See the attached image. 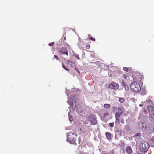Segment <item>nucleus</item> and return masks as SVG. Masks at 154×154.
I'll return each instance as SVG.
<instances>
[{"mask_svg":"<svg viewBox=\"0 0 154 154\" xmlns=\"http://www.w3.org/2000/svg\"><path fill=\"white\" fill-rule=\"evenodd\" d=\"M90 37H92L91 35H90V34H88V37L89 38V39L90 38Z\"/></svg>","mask_w":154,"mask_h":154,"instance_id":"nucleus-31","label":"nucleus"},{"mask_svg":"<svg viewBox=\"0 0 154 154\" xmlns=\"http://www.w3.org/2000/svg\"><path fill=\"white\" fill-rule=\"evenodd\" d=\"M66 64L68 67H72V63L70 60L67 61Z\"/></svg>","mask_w":154,"mask_h":154,"instance_id":"nucleus-10","label":"nucleus"},{"mask_svg":"<svg viewBox=\"0 0 154 154\" xmlns=\"http://www.w3.org/2000/svg\"><path fill=\"white\" fill-rule=\"evenodd\" d=\"M80 130H82V129L81 128H80Z\"/></svg>","mask_w":154,"mask_h":154,"instance_id":"nucleus-33","label":"nucleus"},{"mask_svg":"<svg viewBox=\"0 0 154 154\" xmlns=\"http://www.w3.org/2000/svg\"><path fill=\"white\" fill-rule=\"evenodd\" d=\"M149 145L145 141L141 142L140 144V150L142 152H146L149 148Z\"/></svg>","mask_w":154,"mask_h":154,"instance_id":"nucleus-2","label":"nucleus"},{"mask_svg":"<svg viewBox=\"0 0 154 154\" xmlns=\"http://www.w3.org/2000/svg\"><path fill=\"white\" fill-rule=\"evenodd\" d=\"M88 120L90 122L91 125H95L97 122L95 116L92 114L89 116Z\"/></svg>","mask_w":154,"mask_h":154,"instance_id":"nucleus-7","label":"nucleus"},{"mask_svg":"<svg viewBox=\"0 0 154 154\" xmlns=\"http://www.w3.org/2000/svg\"><path fill=\"white\" fill-rule=\"evenodd\" d=\"M109 87L111 89H113L116 90L119 88V86L118 83L113 82L112 83L109 84Z\"/></svg>","mask_w":154,"mask_h":154,"instance_id":"nucleus-8","label":"nucleus"},{"mask_svg":"<svg viewBox=\"0 0 154 154\" xmlns=\"http://www.w3.org/2000/svg\"><path fill=\"white\" fill-rule=\"evenodd\" d=\"M127 152L128 154H131L132 152V149L130 146H128L126 148Z\"/></svg>","mask_w":154,"mask_h":154,"instance_id":"nucleus-12","label":"nucleus"},{"mask_svg":"<svg viewBox=\"0 0 154 154\" xmlns=\"http://www.w3.org/2000/svg\"><path fill=\"white\" fill-rule=\"evenodd\" d=\"M75 69V70L76 71H77V72H78L79 73H80V72L79 71V70H78V69L77 68H74Z\"/></svg>","mask_w":154,"mask_h":154,"instance_id":"nucleus-29","label":"nucleus"},{"mask_svg":"<svg viewBox=\"0 0 154 154\" xmlns=\"http://www.w3.org/2000/svg\"><path fill=\"white\" fill-rule=\"evenodd\" d=\"M54 58H55L57 60H59V58L56 55H54Z\"/></svg>","mask_w":154,"mask_h":154,"instance_id":"nucleus-27","label":"nucleus"},{"mask_svg":"<svg viewBox=\"0 0 154 154\" xmlns=\"http://www.w3.org/2000/svg\"><path fill=\"white\" fill-rule=\"evenodd\" d=\"M123 69L124 70L126 71V72H128V68L126 67H124L123 68Z\"/></svg>","mask_w":154,"mask_h":154,"instance_id":"nucleus-20","label":"nucleus"},{"mask_svg":"<svg viewBox=\"0 0 154 154\" xmlns=\"http://www.w3.org/2000/svg\"><path fill=\"white\" fill-rule=\"evenodd\" d=\"M106 135L108 140H110L111 139V134L110 133L106 132Z\"/></svg>","mask_w":154,"mask_h":154,"instance_id":"nucleus-13","label":"nucleus"},{"mask_svg":"<svg viewBox=\"0 0 154 154\" xmlns=\"http://www.w3.org/2000/svg\"><path fill=\"white\" fill-rule=\"evenodd\" d=\"M64 39L65 40H66V37H64Z\"/></svg>","mask_w":154,"mask_h":154,"instance_id":"nucleus-32","label":"nucleus"},{"mask_svg":"<svg viewBox=\"0 0 154 154\" xmlns=\"http://www.w3.org/2000/svg\"><path fill=\"white\" fill-rule=\"evenodd\" d=\"M119 101L121 103H123L125 101V99L122 97H119Z\"/></svg>","mask_w":154,"mask_h":154,"instance_id":"nucleus-16","label":"nucleus"},{"mask_svg":"<svg viewBox=\"0 0 154 154\" xmlns=\"http://www.w3.org/2000/svg\"><path fill=\"white\" fill-rule=\"evenodd\" d=\"M110 105L108 104H105L104 105V107L105 109H108L110 107Z\"/></svg>","mask_w":154,"mask_h":154,"instance_id":"nucleus-15","label":"nucleus"},{"mask_svg":"<svg viewBox=\"0 0 154 154\" xmlns=\"http://www.w3.org/2000/svg\"><path fill=\"white\" fill-rule=\"evenodd\" d=\"M109 125L111 127H113L114 126V124L113 123H110L109 124Z\"/></svg>","mask_w":154,"mask_h":154,"instance_id":"nucleus-23","label":"nucleus"},{"mask_svg":"<svg viewBox=\"0 0 154 154\" xmlns=\"http://www.w3.org/2000/svg\"><path fill=\"white\" fill-rule=\"evenodd\" d=\"M131 90L134 92H138L141 90V87L139 83L137 82H134L131 85Z\"/></svg>","mask_w":154,"mask_h":154,"instance_id":"nucleus-3","label":"nucleus"},{"mask_svg":"<svg viewBox=\"0 0 154 154\" xmlns=\"http://www.w3.org/2000/svg\"><path fill=\"white\" fill-rule=\"evenodd\" d=\"M148 109L150 117L154 120V106L150 105L148 107Z\"/></svg>","mask_w":154,"mask_h":154,"instance_id":"nucleus-6","label":"nucleus"},{"mask_svg":"<svg viewBox=\"0 0 154 154\" xmlns=\"http://www.w3.org/2000/svg\"><path fill=\"white\" fill-rule=\"evenodd\" d=\"M59 52H60L62 54H65L66 55H68V52L67 49L65 47H63L60 48L59 50Z\"/></svg>","mask_w":154,"mask_h":154,"instance_id":"nucleus-9","label":"nucleus"},{"mask_svg":"<svg viewBox=\"0 0 154 154\" xmlns=\"http://www.w3.org/2000/svg\"><path fill=\"white\" fill-rule=\"evenodd\" d=\"M67 140L72 144H79L80 143L79 138L77 140V135L75 134H73L72 132H70L67 134Z\"/></svg>","mask_w":154,"mask_h":154,"instance_id":"nucleus-1","label":"nucleus"},{"mask_svg":"<svg viewBox=\"0 0 154 154\" xmlns=\"http://www.w3.org/2000/svg\"><path fill=\"white\" fill-rule=\"evenodd\" d=\"M109 115V113L106 111H105L104 112L103 115L100 114V116H101L103 117V118H104L106 116H108Z\"/></svg>","mask_w":154,"mask_h":154,"instance_id":"nucleus-14","label":"nucleus"},{"mask_svg":"<svg viewBox=\"0 0 154 154\" xmlns=\"http://www.w3.org/2000/svg\"><path fill=\"white\" fill-rule=\"evenodd\" d=\"M69 120L70 121H72V116H69Z\"/></svg>","mask_w":154,"mask_h":154,"instance_id":"nucleus-26","label":"nucleus"},{"mask_svg":"<svg viewBox=\"0 0 154 154\" xmlns=\"http://www.w3.org/2000/svg\"><path fill=\"white\" fill-rule=\"evenodd\" d=\"M122 83L123 86H125V85H127L126 84L125 82L123 80H122Z\"/></svg>","mask_w":154,"mask_h":154,"instance_id":"nucleus-21","label":"nucleus"},{"mask_svg":"<svg viewBox=\"0 0 154 154\" xmlns=\"http://www.w3.org/2000/svg\"><path fill=\"white\" fill-rule=\"evenodd\" d=\"M113 112H116L115 115H121L123 113V110L122 109L116 106H114L112 107Z\"/></svg>","mask_w":154,"mask_h":154,"instance_id":"nucleus-4","label":"nucleus"},{"mask_svg":"<svg viewBox=\"0 0 154 154\" xmlns=\"http://www.w3.org/2000/svg\"><path fill=\"white\" fill-rule=\"evenodd\" d=\"M139 77H137V75L136 76V77H135L134 78V79L135 80L137 81H140L141 79L142 75L141 74L138 75Z\"/></svg>","mask_w":154,"mask_h":154,"instance_id":"nucleus-11","label":"nucleus"},{"mask_svg":"<svg viewBox=\"0 0 154 154\" xmlns=\"http://www.w3.org/2000/svg\"><path fill=\"white\" fill-rule=\"evenodd\" d=\"M124 116H126V114H124V115L123 114L121 115H115L116 122L119 123L120 122L121 123L123 124L124 123L123 117Z\"/></svg>","mask_w":154,"mask_h":154,"instance_id":"nucleus-5","label":"nucleus"},{"mask_svg":"<svg viewBox=\"0 0 154 154\" xmlns=\"http://www.w3.org/2000/svg\"><path fill=\"white\" fill-rule=\"evenodd\" d=\"M90 48V45H86V48L87 49H89Z\"/></svg>","mask_w":154,"mask_h":154,"instance_id":"nucleus-28","label":"nucleus"},{"mask_svg":"<svg viewBox=\"0 0 154 154\" xmlns=\"http://www.w3.org/2000/svg\"><path fill=\"white\" fill-rule=\"evenodd\" d=\"M62 67L65 69L66 70H67V71H69V69L67 68H66L65 66L63 64V63H62Z\"/></svg>","mask_w":154,"mask_h":154,"instance_id":"nucleus-19","label":"nucleus"},{"mask_svg":"<svg viewBox=\"0 0 154 154\" xmlns=\"http://www.w3.org/2000/svg\"><path fill=\"white\" fill-rule=\"evenodd\" d=\"M54 42H52L51 43H49L48 45H49L50 46H53V45H54Z\"/></svg>","mask_w":154,"mask_h":154,"instance_id":"nucleus-24","label":"nucleus"},{"mask_svg":"<svg viewBox=\"0 0 154 154\" xmlns=\"http://www.w3.org/2000/svg\"><path fill=\"white\" fill-rule=\"evenodd\" d=\"M89 40H92L93 41H95L96 40L94 38L92 37H90V38Z\"/></svg>","mask_w":154,"mask_h":154,"instance_id":"nucleus-25","label":"nucleus"},{"mask_svg":"<svg viewBox=\"0 0 154 154\" xmlns=\"http://www.w3.org/2000/svg\"><path fill=\"white\" fill-rule=\"evenodd\" d=\"M123 78L124 79V80L128 79H129V76L127 74H124L123 75Z\"/></svg>","mask_w":154,"mask_h":154,"instance_id":"nucleus-18","label":"nucleus"},{"mask_svg":"<svg viewBox=\"0 0 154 154\" xmlns=\"http://www.w3.org/2000/svg\"><path fill=\"white\" fill-rule=\"evenodd\" d=\"M73 55L75 57H76L78 59V60H79L80 59V57H79V55L75 53H74L73 54Z\"/></svg>","mask_w":154,"mask_h":154,"instance_id":"nucleus-17","label":"nucleus"},{"mask_svg":"<svg viewBox=\"0 0 154 154\" xmlns=\"http://www.w3.org/2000/svg\"><path fill=\"white\" fill-rule=\"evenodd\" d=\"M136 136H141V134L139 133H137V134H136Z\"/></svg>","mask_w":154,"mask_h":154,"instance_id":"nucleus-30","label":"nucleus"},{"mask_svg":"<svg viewBox=\"0 0 154 154\" xmlns=\"http://www.w3.org/2000/svg\"><path fill=\"white\" fill-rule=\"evenodd\" d=\"M125 89V90H128L129 89V88L128 86L126 85H125V86H124Z\"/></svg>","mask_w":154,"mask_h":154,"instance_id":"nucleus-22","label":"nucleus"}]
</instances>
